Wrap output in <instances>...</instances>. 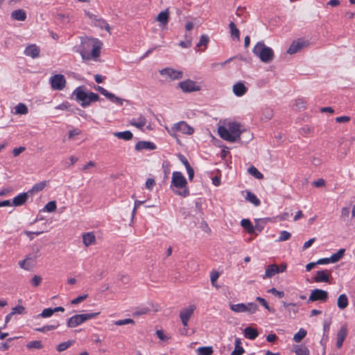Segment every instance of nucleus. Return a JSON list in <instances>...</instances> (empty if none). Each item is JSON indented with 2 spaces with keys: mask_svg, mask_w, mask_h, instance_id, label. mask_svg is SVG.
<instances>
[{
  "mask_svg": "<svg viewBox=\"0 0 355 355\" xmlns=\"http://www.w3.org/2000/svg\"><path fill=\"white\" fill-rule=\"evenodd\" d=\"M103 43L98 39L85 37L82 39L77 51L85 61H97L100 57Z\"/></svg>",
  "mask_w": 355,
  "mask_h": 355,
  "instance_id": "obj_1",
  "label": "nucleus"
},
{
  "mask_svg": "<svg viewBox=\"0 0 355 355\" xmlns=\"http://www.w3.org/2000/svg\"><path fill=\"white\" fill-rule=\"evenodd\" d=\"M171 188L178 196L184 198L189 196L187 179L180 171H174L172 173Z\"/></svg>",
  "mask_w": 355,
  "mask_h": 355,
  "instance_id": "obj_2",
  "label": "nucleus"
},
{
  "mask_svg": "<svg viewBox=\"0 0 355 355\" xmlns=\"http://www.w3.org/2000/svg\"><path fill=\"white\" fill-rule=\"evenodd\" d=\"M241 125L238 123H230L228 128L220 126L218 128V133L219 136L230 142H234L240 138L241 134Z\"/></svg>",
  "mask_w": 355,
  "mask_h": 355,
  "instance_id": "obj_3",
  "label": "nucleus"
},
{
  "mask_svg": "<svg viewBox=\"0 0 355 355\" xmlns=\"http://www.w3.org/2000/svg\"><path fill=\"white\" fill-rule=\"evenodd\" d=\"M252 52L261 61L265 63H269L274 59L273 50L266 46L263 42H257L254 46Z\"/></svg>",
  "mask_w": 355,
  "mask_h": 355,
  "instance_id": "obj_4",
  "label": "nucleus"
},
{
  "mask_svg": "<svg viewBox=\"0 0 355 355\" xmlns=\"http://www.w3.org/2000/svg\"><path fill=\"white\" fill-rule=\"evenodd\" d=\"M77 101L81 102L82 107L89 106L92 103L99 101L100 97L97 94L92 92H85L80 87H77L73 91Z\"/></svg>",
  "mask_w": 355,
  "mask_h": 355,
  "instance_id": "obj_5",
  "label": "nucleus"
},
{
  "mask_svg": "<svg viewBox=\"0 0 355 355\" xmlns=\"http://www.w3.org/2000/svg\"><path fill=\"white\" fill-rule=\"evenodd\" d=\"M99 314V312H96L74 315L69 318L67 321V326L70 328L76 327L87 320L96 318Z\"/></svg>",
  "mask_w": 355,
  "mask_h": 355,
  "instance_id": "obj_6",
  "label": "nucleus"
},
{
  "mask_svg": "<svg viewBox=\"0 0 355 355\" xmlns=\"http://www.w3.org/2000/svg\"><path fill=\"white\" fill-rule=\"evenodd\" d=\"M196 306L194 304H190L189 306L182 309L180 312V318L181 319L182 323L184 327V331L182 333V334H186L187 332V329L186 327L188 326V322L193 314V312L196 309Z\"/></svg>",
  "mask_w": 355,
  "mask_h": 355,
  "instance_id": "obj_7",
  "label": "nucleus"
},
{
  "mask_svg": "<svg viewBox=\"0 0 355 355\" xmlns=\"http://www.w3.org/2000/svg\"><path fill=\"white\" fill-rule=\"evenodd\" d=\"M66 83V78L62 74H55L49 79V83L53 90H62L65 87Z\"/></svg>",
  "mask_w": 355,
  "mask_h": 355,
  "instance_id": "obj_8",
  "label": "nucleus"
},
{
  "mask_svg": "<svg viewBox=\"0 0 355 355\" xmlns=\"http://www.w3.org/2000/svg\"><path fill=\"white\" fill-rule=\"evenodd\" d=\"M178 86L184 93L198 92L200 90V86L198 85L196 82L190 79L180 82Z\"/></svg>",
  "mask_w": 355,
  "mask_h": 355,
  "instance_id": "obj_9",
  "label": "nucleus"
},
{
  "mask_svg": "<svg viewBox=\"0 0 355 355\" xmlns=\"http://www.w3.org/2000/svg\"><path fill=\"white\" fill-rule=\"evenodd\" d=\"M328 299V293L324 290L315 288L313 290L309 295V301L326 302Z\"/></svg>",
  "mask_w": 355,
  "mask_h": 355,
  "instance_id": "obj_10",
  "label": "nucleus"
},
{
  "mask_svg": "<svg viewBox=\"0 0 355 355\" xmlns=\"http://www.w3.org/2000/svg\"><path fill=\"white\" fill-rule=\"evenodd\" d=\"M159 73L162 76H166L171 80H179L182 78V72L175 70L172 68H164L159 71Z\"/></svg>",
  "mask_w": 355,
  "mask_h": 355,
  "instance_id": "obj_11",
  "label": "nucleus"
},
{
  "mask_svg": "<svg viewBox=\"0 0 355 355\" xmlns=\"http://www.w3.org/2000/svg\"><path fill=\"white\" fill-rule=\"evenodd\" d=\"M307 45V42H305L301 39H298L297 40H295L292 42L287 50V53L291 55L294 54Z\"/></svg>",
  "mask_w": 355,
  "mask_h": 355,
  "instance_id": "obj_12",
  "label": "nucleus"
},
{
  "mask_svg": "<svg viewBox=\"0 0 355 355\" xmlns=\"http://www.w3.org/2000/svg\"><path fill=\"white\" fill-rule=\"evenodd\" d=\"M173 129L175 131H178L189 135H192L194 131L193 128L189 125L185 121H180L174 124Z\"/></svg>",
  "mask_w": 355,
  "mask_h": 355,
  "instance_id": "obj_13",
  "label": "nucleus"
},
{
  "mask_svg": "<svg viewBox=\"0 0 355 355\" xmlns=\"http://www.w3.org/2000/svg\"><path fill=\"white\" fill-rule=\"evenodd\" d=\"M347 334V328L346 325L340 327L337 333L336 347L340 348Z\"/></svg>",
  "mask_w": 355,
  "mask_h": 355,
  "instance_id": "obj_14",
  "label": "nucleus"
},
{
  "mask_svg": "<svg viewBox=\"0 0 355 355\" xmlns=\"http://www.w3.org/2000/svg\"><path fill=\"white\" fill-rule=\"evenodd\" d=\"M40 49L36 44H30L24 50V54L26 56L36 58L40 55Z\"/></svg>",
  "mask_w": 355,
  "mask_h": 355,
  "instance_id": "obj_15",
  "label": "nucleus"
},
{
  "mask_svg": "<svg viewBox=\"0 0 355 355\" xmlns=\"http://www.w3.org/2000/svg\"><path fill=\"white\" fill-rule=\"evenodd\" d=\"M155 150L156 149V146L150 141H138L135 145V150L140 151L141 150Z\"/></svg>",
  "mask_w": 355,
  "mask_h": 355,
  "instance_id": "obj_16",
  "label": "nucleus"
},
{
  "mask_svg": "<svg viewBox=\"0 0 355 355\" xmlns=\"http://www.w3.org/2000/svg\"><path fill=\"white\" fill-rule=\"evenodd\" d=\"M279 270L278 269V266L276 264H270L268 266L266 269L265 275L263 276V279L266 278H271L276 274H279Z\"/></svg>",
  "mask_w": 355,
  "mask_h": 355,
  "instance_id": "obj_17",
  "label": "nucleus"
},
{
  "mask_svg": "<svg viewBox=\"0 0 355 355\" xmlns=\"http://www.w3.org/2000/svg\"><path fill=\"white\" fill-rule=\"evenodd\" d=\"M247 87L241 83H237L233 86V92L237 96H242L247 92Z\"/></svg>",
  "mask_w": 355,
  "mask_h": 355,
  "instance_id": "obj_18",
  "label": "nucleus"
},
{
  "mask_svg": "<svg viewBox=\"0 0 355 355\" xmlns=\"http://www.w3.org/2000/svg\"><path fill=\"white\" fill-rule=\"evenodd\" d=\"M28 195L29 193L28 191L26 193H21L19 194L18 196L14 198L12 201V205L18 207L24 205L26 202Z\"/></svg>",
  "mask_w": 355,
  "mask_h": 355,
  "instance_id": "obj_19",
  "label": "nucleus"
},
{
  "mask_svg": "<svg viewBox=\"0 0 355 355\" xmlns=\"http://www.w3.org/2000/svg\"><path fill=\"white\" fill-rule=\"evenodd\" d=\"M83 242L86 247L94 245L96 243V236L92 232H87L83 235Z\"/></svg>",
  "mask_w": 355,
  "mask_h": 355,
  "instance_id": "obj_20",
  "label": "nucleus"
},
{
  "mask_svg": "<svg viewBox=\"0 0 355 355\" xmlns=\"http://www.w3.org/2000/svg\"><path fill=\"white\" fill-rule=\"evenodd\" d=\"M130 124L137 127L139 129H142L146 124V119L144 116L140 115L137 119H132L130 121Z\"/></svg>",
  "mask_w": 355,
  "mask_h": 355,
  "instance_id": "obj_21",
  "label": "nucleus"
},
{
  "mask_svg": "<svg viewBox=\"0 0 355 355\" xmlns=\"http://www.w3.org/2000/svg\"><path fill=\"white\" fill-rule=\"evenodd\" d=\"M26 12L22 9H17L12 12L11 17L12 19L23 21L26 19Z\"/></svg>",
  "mask_w": 355,
  "mask_h": 355,
  "instance_id": "obj_22",
  "label": "nucleus"
},
{
  "mask_svg": "<svg viewBox=\"0 0 355 355\" xmlns=\"http://www.w3.org/2000/svg\"><path fill=\"white\" fill-rule=\"evenodd\" d=\"M315 282H329V275L327 270H319L317 275L314 277Z\"/></svg>",
  "mask_w": 355,
  "mask_h": 355,
  "instance_id": "obj_23",
  "label": "nucleus"
},
{
  "mask_svg": "<svg viewBox=\"0 0 355 355\" xmlns=\"http://www.w3.org/2000/svg\"><path fill=\"white\" fill-rule=\"evenodd\" d=\"M244 335L248 339L254 340L259 336V333L256 329L248 327L244 329Z\"/></svg>",
  "mask_w": 355,
  "mask_h": 355,
  "instance_id": "obj_24",
  "label": "nucleus"
},
{
  "mask_svg": "<svg viewBox=\"0 0 355 355\" xmlns=\"http://www.w3.org/2000/svg\"><path fill=\"white\" fill-rule=\"evenodd\" d=\"M19 265L21 268L26 270H30L34 266V261L31 258L27 257L19 261Z\"/></svg>",
  "mask_w": 355,
  "mask_h": 355,
  "instance_id": "obj_25",
  "label": "nucleus"
},
{
  "mask_svg": "<svg viewBox=\"0 0 355 355\" xmlns=\"http://www.w3.org/2000/svg\"><path fill=\"white\" fill-rule=\"evenodd\" d=\"M113 135L118 139H123L125 141H129L133 137L132 133L130 130H126L123 132H114Z\"/></svg>",
  "mask_w": 355,
  "mask_h": 355,
  "instance_id": "obj_26",
  "label": "nucleus"
},
{
  "mask_svg": "<svg viewBox=\"0 0 355 355\" xmlns=\"http://www.w3.org/2000/svg\"><path fill=\"white\" fill-rule=\"evenodd\" d=\"M348 297L345 294L339 295L337 300V306L340 309H345L348 306Z\"/></svg>",
  "mask_w": 355,
  "mask_h": 355,
  "instance_id": "obj_27",
  "label": "nucleus"
},
{
  "mask_svg": "<svg viewBox=\"0 0 355 355\" xmlns=\"http://www.w3.org/2000/svg\"><path fill=\"white\" fill-rule=\"evenodd\" d=\"M93 24L95 26L100 27L102 29H105L107 32L110 31V25L104 19L101 18H98L97 17H95Z\"/></svg>",
  "mask_w": 355,
  "mask_h": 355,
  "instance_id": "obj_28",
  "label": "nucleus"
},
{
  "mask_svg": "<svg viewBox=\"0 0 355 355\" xmlns=\"http://www.w3.org/2000/svg\"><path fill=\"white\" fill-rule=\"evenodd\" d=\"M241 225L250 234H254V228L251 221L249 219H242L241 221Z\"/></svg>",
  "mask_w": 355,
  "mask_h": 355,
  "instance_id": "obj_29",
  "label": "nucleus"
},
{
  "mask_svg": "<svg viewBox=\"0 0 355 355\" xmlns=\"http://www.w3.org/2000/svg\"><path fill=\"white\" fill-rule=\"evenodd\" d=\"M245 199L256 207L259 206L261 204L260 200L251 191H247Z\"/></svg>",
  "mask_w": 355,
  "mask_h": 355,
  "instance_id": "obj_30",
  "label": "nucleus"
},
{
  "mask_svg": "<svg viewBox=\"0 0 355 355\" xmlns=\"http://www.w3.org/2000/svg\"><path fill=\"white\" fill-rule=\"evenodd\" d=\"M229 28L230 29L231 37L233 39H236L237 40H240V31L236 28L234 22L230 21V23L229 24Z\"/></svg>",
  "mask_w": 355,
  "mask_h": 355,
  "instance_id": "obj_31",
  "label": "nucleus"
},
{
  "mask_svg": "<svg viewBox=\"0 0 355 355\" xmlns=\"http://www.w3.org/2000/svg\"><path fill=\"white\" fill-rule=\"evenodd\" d=\"M169 15L168 10L162 11L157 17V20L163 25H166L168 22Z\"/></svg>",
  "mask_w": 355,
  "mask_h": 355,
  "instance_id": "obj_32",
  "label": "nucleus"
},
{
  "mask_svg": "<svg viewBox=\"0 0 355 355\" xmlns=\"http://www.w3.org/2000/svg\"><path fill=\"white\" fill-rule=\"evenodd\" d=\"M214 352L212 347H200L196 349L197 355H211Z\"/></svg>",
  "mask_w": 355,
  "mask_h": 355,
  "instance_id": "obj_33",
  "label": "nucleus"
},
{
  "mask_svg": "<svg viewBox=\"0 0 355 355\" xmlns=\"http://www.w3.org/2000/svg\"><path fill=\"white\" fill-rule=\"evenodd\" d=\"M241 342L239 338L235 340V348L232 351L231 355H242L244 353L243 347L241 346Z\"/></svg>",
  "mask_w": 355,
  "mask_h": 355,
  "instance_id": "obj_34",
  "label": "nucleus"
},
{
  "mask_svg": "<svg viewBox=\"0 0 355 355\" xmlns=\"http://www.w3.org/2000/svg\"><path fill=\"white\" fill-rule=\"evenodd\" d=\"M26 347L28 349H40L43 348V344L40 340H33L28 343Z\"/></svg>",
  "mask_w": 355,
  "mask_h": 355,
  "instance_id": "obj_35",
  "label": "nucleus"
},
{
  "mask_svg": "<svg viewBox=\"0 0 355 355\" xmlns=\"http://www.w3.org/2000/svg\"><path fill=\"white\" fill-rule=\"evenodd\" d=\"M59 326H60L59 322H56L53 323V324L45 325L44 327L37 328V329H35V330L39 332L44 333V332H46L49 331L54 330V329H57Z\"/></svg>",
  "mask_w": 355,
  "mask_h": 355,
  "instance_id": "obj_36",
  "label": "nucleus"
},
{
  "mask_svg": "<svg viewBox=\"0 0 355 355\" xmlns=\"http://www.w3.org/2000/svg\"><path fill=\"white\" fill-rule=\"evenodd\" d=\"M345 252V249H340L337 252L333 254L329 257V260L331 261V263L338 262L344 256Z\"/></svg>",
  "mask_w": 355,
  "mask_h": 355,
  "instance_id": "obj_37",
  "label": "nucleus"
},
{
  "mask_svg": "<svg viewBox=\"0 0 355 355\" xmlns=\"http://www.w3.org/2000/svg\"><path fill=\"white\" fill-rule=\"evenodd\" d=\"M248 173L258 180L263 178V175L254 166H251L248 169Z\"/></svg>",
  "mask_w": 355,
  "mask_h": 355,
  "instance_id": "obj_38",
  "label": "nucleus"
},
{
  "mask_svg": "<svg viewBox=\"0 0 355 355\" xmlns=\"http://www.w3.org/2000/svg\"><path fill=\"white\" fill-rule=\"evenodd\" d=\"M74 340H69L67 342L61 343L57 346V350L59 352H63L68 349L69 347H70L71 346H72L74 344Z\"/></svg>",
  "mask_w": 355,
  "mask_h": 355,
  "instance_id": "obj_39",
  "label": "nucleus"
},
{
  "mask_svg": "<svg viewBox=\"0 0 355 355\" xmlns=\"http://www.w3.org/2000/svg\"><path fill=\"white\" fill-rule=\"evenodd\" d=\"M230 309L236 313L246 312L245 304L239 303V304H231Z\"/></svg>",
  "mask_w": 355,
  "mask_h": 355,
  "instance_id": "obj_40",
  "label": "nucleus"
},
{
  "mask_svg": "<svg viewBox=\"0 0 355 355\" xmlns=\"http://www.w3.org/2000/svg\"><path fill=\"white\" fill-rule=\"evenodd\" d=\"M15 114H26L28 112L27 106L25 104L21 103H18L15 106Z\"/></svg>",
  "mask_w": 355,
  "mask_h": 355,
  "instance_id": "obj_41",
  "label": "nucleus"
},
{
  "mask_svg": "<svg viewBox=\"0 0 355 355\" xmlns=\"http://www.w3.org/2000/svg\"><path fill=\"white\" fill-rule=\"evenodd\" d=\"M46 186V182H41L37 184H35L31 189H30L28 192L30 194H33L34 193H37L42 191Z\"/></svg>",
  "mask_w": 355,
  "mask_h": 355,
  "instance_id": "obj_42",
  "label": "nucleus"
},
{
  "mask_svg": "<svg viewBox=\"0 0 355 355\" xmlns=\"http://www.w3.org/2000/svg\"><path fill=\"white\" fill-rule=\"evenodd\" d=\"M306 331L302 328H301L293 336V340L296 343L300 342L306 336Z\"/></svg>",
  "mask_w": 355,
  "mask_h": 355,
  "instance_id": "obj_43",
  "label": "nucleus"
},
{
  "mask_svg": "<svg viewBox=\"0 0 355 355\" xmlns=\"http://www.w3.org/2000/svg\"><path fill=\"white\" fill-rule=\"evenodd\" d=\"M265 225V222L262 220L261 219H257L255 220V225L253 226V228H254V234H257V232H261L262 230L263 229Z\"/></svg>",
  "mask_w": 355,
  "mask_h": 355,
  "instance_id": "obj_44",
  "label": "nucleus"
},
{
  "mask_svg": "<svg viewBox=\"0 0 355 355\" xmlns=\"http://www.w3.org/2000/svg\"><path fill=\"white\" fill-rule=\"evenodd\" d=\"M296 355H310L309 350L304 345H297L295 350Z\"/></svg>",
  "mask_w": 355,
  "mask_h": 355,
  "instance_id": "obj_45",
  "label": "nucleus"
},
{
  "mask_svg": "<svg viewBox=\"0 0 355 355\" xmlns=\"http://www.w3.org/2000/svg\"><path fill=\"white\" fill-rule=\"evenodd\" d=\"M110 101L115 103L119 105H122L124 101L123 99L115 96L112 93H110L108 96L107 97Z\"/></svg>",
  "mask_w": 355,
  "mask_h": 355,
  "instance_id": "obj_46",
  "label": "nucleus"
},
{
  "mask_svg": "<svg viewBox=\"0 0 355 355\" xmlns=\"http://www.w3.org/2000/svg\"><path fill=\"white\" fill-rule=\"evenodd\" d=\"M219 277V273L217 271H211L210 273V280L213 286L218 288V286L216 284V282Z\"/></svg>",
  "mask_w": 355,
  "mask_h": 355,
  "instance_id": "obj_47",
  "label": "nucleus"
},
{
  "mask_svg": "<svg viewBox=\"0 0 355 355\" xmlns=\"http://www.w3.org/2000/svg\"><path fill=\"white\" fill-rule=\"evenodd\" d=\"M245 306H246V312H248L250 313H254L258 309V306L253 302L248 303L247 304H245Z\"/></svg>",
  "mask_w": 355,
  "mask_h": 355,
  "instance_id": "obj_48",
  "label": "nucleus"
},
{
  "mask_svg": "<svg viewBox=\"0 0 355 355\" xmlns=\"http://www.w3.org/2000/svg\"><path fill=\"white\" fill-rule=\"evenodd\" d=\"M256 300L258 301L259 302H260V304L262 306H263L268 311L274 313L275 310L269 306V305L268 304V302H266V300L264 298L261 297H257L256 298Z\"/></svg>",
  "mask_w": 355,
  "mask_h": 355,
  "instance_id": "obj_49",
  "label": "nucleus"
},
{
  "mask_svg": "<svg viewBox=\"0 0 355 355\" xmlns=\"http://www.w3.org/2000/svg\"><path fill=\"white\" fill-rule=\"evenodd\" d=\"M128 324H135V321L132 319L130 318H126L123 320H119L114 322V324L116 326H121Z\"/></svg>",
  "mask_w": 355,
  "mask_h": 355,
  "instance_id": "obj_50",
  "label": "nucleus"
},
{
  "mask_svg": "<svg viewBox=\"0 0 355 355\" xmlns=\"http://www.w3.org/2000/svg\"><path fill=\"white\" fill-rule=\"evenodd\" d=\"M57 208L56 202L55 201H50L44 207V210H46L48 212H53Z\"/></svg>",
  "mask_w": 355,
  "mask_h": 355,
  "instance_id": "obj_51",
  "label": "nucleus"
},
{
  "mask_svg": "<svg viewBox=\"0 0 355 355\" xmlns=\"http://www.w3.org/2000/svg\"><path fill=\"white\" fill-rule=\"evenodd\" d=\"M291 237V233H289L287 231H282L280 232V235H279V237L277 241L279 242L285 241L290 239Z\"/></svg>",
  "mask_w": 355,
  "mask_h": 355,
  "instance_id": "obj_52",
  "label": "nucleus"
},
{
  "mask_svg": "<svg viewBox=\"0 0 355 355\" xmlns=\"http://www.w3.org/2000/svg\"><path fill=\"white\" fill-rule=\"evenodd\" d=\"M179 45L182 48H189L192 45L191 37L186 35V40L181 41Z\"/></svg>",
  "mask_w": 355,
  "mask_h": 355,
  "instance_id": "obj_53",
  "label": "nucleus"
},
{
  "mask_svg": "<svg viewBox=\"0 0 355 355\" xmlns=\"http://www.w3.org/2000/svg\"><path fill=\"white\" fill-rule=\"evenodd\" d=\"M54 313L52 308L44 309L42 312L39 315L42 318H49L51 317Z\"/></svg>",
  "mask_w": 355,
  "mask_h": 355,
  "instance_id": "obj_54",
  "label": "nucleus"
},
{
  "mask_svg": "<svg viewBox=\"0 0 355 355\" xmlns=\"http://www.w3.org/2000/svg\"><path fill=\"white\" fill-rule=\"evenodd\" d=\"M42 278L39 275H34L33 277L31 279V284L33 286L37 287L42 282Z\"/></svg>",
  "mask_w": 355,
  "mask_h": 355,
  "instance_id": "obj_55",
  "label": "nucleus"
},
{
  "mask_svg": "<svg viewBox=\"0 0 355 355\" xmlns=\"http://www.w3.org/2000/svg\"><path fill=\"white\" fill-rule=\"evenodd\" d=\"M209 42V37L205 35H202L200 38V41L198 42L197 46L200 47L202 46H207Z\"/></svg>",
  "mask_w": 355,
  "mask_h": 355,
  "instance_id": "obj_56",
  "label": "nucleus"
},
{
  "mask_svg": "<svg viewBox=\"0 0 355 355\" xmlns=\"http://www.w3.org/2000/svg\"><path fill=\"white\" fill-rule=\"evenodd\" d=\"M25 311V308L23 306L18 305L12 309V314L15 315L16 313L18 314H24Z\"/></svg>",
  "mask_w": 355,
  "mask_h": 355,
  "instance_id": "obj_57",
  "label": "nucleus"
},
{
  "mask_svg": "<svg viewBox=\"0 0 355 355\" xmlns=\"http://www.w3.org/2000/svg\"><path fill=\"white\" fill-rule=\"evenodd\" d=\"M87 296L88 295L87 294L80 295L78 297L72 300L71 301V304H78L80 303L81 302H83V300H85L87 297Z\"/></svg>",
  "mask_w": 355,
  "mask_h": 355,
  "instance_id": "obj_58",
  "label": "nucleus"
},
{
  "mask_svg": "<svg viewBox=\"0 0 355 355\" xmlns=\"http://www.w3.org/2000/svg\"><path fill=\"white\" fill-rule=\"evenodd\" d=\"M268 292L277 296L279 298H282L284 296L283 291H277L275 288L269 289Z\"/></svg>",
  "mask_w": 355,
  "mask_h": 355,
  "instance_id": "obj_59",
  "label": "nucleus"
},
{
  "mask_svg": "<svg viewBox=\"0 0 355 355\" xmlns=\"http://www.w3.org/2000/svg\"><path fill=\"white\" fill-rule=\"evenodd\" d=\"M195 208L197 212H198L200 215L203 214L202 209V200L201 199H198L195 202Z\"/></svg>",
  "mask_w": 355,
  "mask_h": 355,
  "instance_id": "obj_60",
  "label": "nucleus"
},
{
  "mask_svg": "<svg viewBox=\"0 0 355 355\" xmlns=\"http://www.w3.org/2000/svg\"><path fill=\"white\" fill-rule=\"evenodd\" d=\"M295 105L300 110L304 109L306 107V102L302 98H298L296 100Z\"/></svg>",
  "mask_w": 355,
  "mask_h": 355,
  "instance_id": "obj_61",
  "label": "nucleus"
},
{
  "mask_svg": "<svg viewBox=\"0 0 355 355\" xmlns=\"http://www.w3.org/2000/svg\"><path fill=\"white\" fill-rule=\"evenodd\" d=\"M94 89L100 92L102 95L105 96L106 98L108 96L110 92H107L105 88L101 86H95Z\"/></svg>",
  "mask_w": 355,
  "mask_h": 355,
  "instance_id": "obj_62",
  "label": "nucleus"
},
{
  "mask_svg": "<svg viewBox=\"0 0 355 355\" xmlns=\"http://www.w3.org/2000/svg\"><path fill=\"white\" fill-rule=\"evenodd\" d=\"M155 185V181L153 178H148L146 182V188L152 190L153 187Z\"/></svg>",
  "mask_w": 355,
  "mask_h": 355,
  "instance_id": "obj_63",
  "label": "nucleus"
},
{
  "mask_svg": "<svg viewBox=\"0 0 355 355\" xmlns=\"http://www.w3.org/2000/svg\"><path fill=\"white\" fill-rule=\"evenodd\" d=\"M263 114L266 119H270L273 116V112L270 108H266L263 111Z\"/></svg>",
  "mask_w": 355,
  "mask_h": 355,
  "instance_id": "obj_64",
  "label": "nucleus"
}]
</instances>
